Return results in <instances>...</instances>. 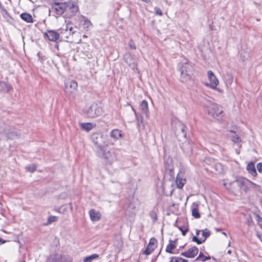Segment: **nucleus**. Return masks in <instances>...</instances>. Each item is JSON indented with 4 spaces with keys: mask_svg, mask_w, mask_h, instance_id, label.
I'll list each match as a JSON object with an SVG mask.
<instances>
[{
    "mask_svg": "<svg viewBox=\"0 0 262 262\" xmlns=\"http://www.w3.org/2000/svg\"><path fill=\"white\" fill-rule=\"evenodd\" d=\"M205 111L209 115L216 120H220L223 116V110L221 106L210 101L203 104Z\"/></svg>",
    "mask_w": 262,
    "mask_h": 262,
    "instance_id": "f257e3e1",
    "label": "nucleus"
},
{
    "mask_svg": "<svg viewBox=\"0 0 262 262\" xmlns=\"http://www.w3.org/2000/svg\"><path fill=\"white\" fill-rule=\"evenodd\" d=\"M91 139L97 147V150L104 148L107 145L105 137L100 133H93L91 136Z\"/></svg>",
    "mask_w": 262,
    "mask_h": 262,
    "instance_id": "f03ea898",
    "label": "nucleus"
},
{
    "mask_svg": "<svg viewBox=\"0 0 262 262\" xmlns=\"http://www.w3.org/2000/svg\"><path fill=\"white\" fill-rule=\"evenodd\" d=\"M97 154L109 164H112L117 159L115 153L111 150L106 151L104 148H102L97 150Z\"/></svg>",
    "mask_w": 262,
    "mask_h": 262,
    "instance_id": "7ed1b4c3",
    "label": "nucleus"
},
{
    "mask_svg": "<svg viewBox=\"0 0 262 262\" xmlns=\"http://www.w3.org/2000/svg\"><path fill=\"white\" fill-rule=\"evenodd\" d=\"M179 70L181 72L180 78L182 82H185L190 79L192 73V67L189 63L187 62L183 63L180 67Z\"/></svg>",
    "mask_w": 262,
    "mask_h": 262,
    "instance_id": "20e7f679",
    "label": "nucleus"
},
{
    "mask_svg": "<svg viewBox=\"0 0 262 262\" xmlns=\"http://www.w3.org/2000/svg\"><path fill=\"white\" fill-rule=\"evenodd\" d=\"M46 262H73L72 258L69 255L60 253H54L50 255Z\"/></svg>",
    "mask_w": 262,
    "mask_h": 262,
    "instance_id": "39448f33",
    "label": "nucleus"
},
{
    "mask_svg": "<svg viewBox=\"0 0 262 262\" xmlns=\"http://www.w3.org/2000/svg\"><path fill=\"white\" fill-rule=\"evenodd\" d=\"M210 233L207 229L203 230H196V236L192 238V241L196 242L198 244H201L204 242L207 238L210 236Z\"/></svg>",
    "mask_w": 262,
    "mask_h": 262,
    "instance_id": "423d86ee",
    "label": "nucleus"
},
{
    "mask_svg": "<svg viewBox=\"0 0 262 262\" xmlns=\"http://www.w3.org/2000/svg\"><path fill=\"white\" fill-rule=\"evenodd\" d=\"M102 113V107L97 104H92L86 112L87 116L92 118L97 117L101 115Z\"/></svg>",
    "mask_w": 262,
    "mask_h": 262,
    "instance_id": "0eeeda50",
    "label": "nucleus"
},
{
    "mask_svg": "<svg viewBox=\"0 0 262 262\" xmlns=\"http://www.w3.org/2000/svg\"><path fill=\"white\" fill-rule=\"evenodd\" d=\"M77 90V83L74 80H67L64 82V92L70 95L75 93Z\"/></svg>",
    "mask_w": 262,
    "mask_h": 262,
    "instance_id": "6e6552de",
    "label": "nucleus"
},
{
    "mask_svg": "<svg viewBox=\"0 0 262 262\" xmlns=\"http://www.w3.org/2000/svg\"><path fill=\"white\" fill-rule=\"evenodd\" d=\"M235 182L241 190H243L245 192L249 190L250 180L244 177H238L236 178Z\"/></svg>",
    "mask_w": 262,
    "mask_h": 262,
    "instance_id": "1a4fd4ad",
    "label": "nucleus"
},
{
    "mask_svg": "<svg viewBox=\"0 0 262 262\" xmlns=\"http://www.w3.org/2000/svg\"><path fill=\"white\" fill-rule=\"evenodd\" d=\"M125 62L133 70L137 69V59L134 57L130 53H126L124 55Z\"/></svg>",
    "mask_w": 262,
    "mask_h": 262,
    "instance_id": "9d476101",
    "label": "nucleus"
},
{
    "mask_svg": "<svg viewBox=\"0 0 262 262\" xmlns=\"http://www.w3.org/2000/svg\"><path fill=\"white\" fill-rule=\"evenodd\" d=\"M66 2L62 3H55L52 6V9L57 15V17L62 15L66 10Z\"/></svg>",
    "mask_w": 262,
    "mask_h": 262,
    "instance_id": "9b49d317",
    "label": "nucleus"
},
{
    "mask_svg": "<svg viewBox=\"0 0 262 262\" xmlns=\"http://www.w3.org/2000/svg\"><path fill=\"white\" fill-rule=\"evenodd\" d=\"M206 164L210 165L213 169H214L216 173H221L222 172V165L219 163H214V161L212 159L207 158L204 161V166Z\"/></svg>",
    "mask_w": 262,
    "mask_h": 262,
    "instance_id": "f8f14e48",
    "label": "nucleus"
},
{
    "mask_svg": "<svg viewBox=\"0 0 262 262\" xmlns=\"http://www.w3.org/2000/svg\"><path fill=\"white\" fill-rule=\"evenodd\" d=\"M208 77L210 81V87L213 89H215L219 84V80L211 71L208 72Z\"/></svg>",
    "mask_w": 262,
    "mask_h": 262,
    "instance_id": "ddd939ff",
    "label": "nucleus"
},
{
    "mask_svg": "<svg viewBox=\"0 0 262 262\" xmlns=\"http://www.w3.org/2000/svg\"><path fill=\"white\" fill-rule=\"evenodd\" d=\"M198 251V249L194 246L189 248L187 251L183 252L182 255L186 257L193 258L197 255Z\"/></svg>",
    "mask_w": 262,
    "mask_h": 262,
    "instance_id": "4468645a",
    "label": "nucleus"
},
{
    "mask_svg": "<svg viewBox=\"0 0 262 262\" xmlns=\"http://www.w3.org/2000/svg\"><path fill=\"white\" fill-rule=\"evenodd\" d=\"M44 35L46 36L49 40L52 41H56L59 37V34L53 30H48L47 32L45 33Z\"/></svg>",
    "mask_w": 262,
    "mask_h": 262,
    "instance_id": "2eb2a0df",
    "label": "nucleus"
},
{
    "mask_svg": "<svg viewBox=\"0 0 262 262\" xmlns=\"http://www.w3.org/2000/svg\"><path fill=\"white\" fill-rule=\"evenodd\" d=\"M66 9H69L72 13L73 15H75L79 10L78 5L72 1L66 2Z\"/></svg>",
    "mask_w": 262,
    "mask_h": 262,
    "instance_id": "dca6fc26",
    "label": "nucleus"
},
{
    "mask_svg": "<svg viewBox=\"0 0 262 262\" xmlns=\"http://www.w3.org/2000/svg\"><path fill=\"white\" fill-rule=\"evenodd\" d=\"M89 214L91 220L93 222L98 221L100 219L101 214L98 211L91 209L89 212Z\"/></svg>",
    "mask_w": 262,
    "mask_h": 262,
    "instance_id": "f3484780",
    "label": "nucleus"
},
{
    "mask_svg": "<svg viewBox=\"0 0 262 262\" xmlns=\"http://www.w3.org/2000/svg\"><path fill=\"white\" fill-rule=\"evenodd\" d=\"M186 183V179L184 178L182 173H178L176 179L177 187L182 188Z\"/></svg>",
    "mask_w": 262,
    "mask_h": 262,
    "instance_id": "a211bd4d",
    "label": "nucleus"
},
{
    "mask_svg": "<svg viewBox=\"0 0 262 262\" xmlns=\"http://www.w3.org/2000/svg\"><path fill=\"white\" fill-rule=\"evenodd\" d=\"M192 215L195 219H199L200 217V214L199 212L198 204L194 203L191 206Z\"/></svg>",
    "mask_w": 262,
    "mask_h": 262,
    "instance_id": "6ab92c4d",
    "label": "nucleus"
},
{
    "mask_svg": "<svg viewBox=\"0 0 262 262\" xmlns=\"http://www.w3.org/2000/svg\"><path fill=\"white\" fill-rule=\"evenodd\" d=\"M140 109L143 113L148 117L149 115L148 103L146 100H143L140 104Z\"/></svg>",
    "mask_w": 262,
    "mask_h": 262,
    "instance_id": "aec40b11",
    "label": "nucleus"
},
{
    "mask_svg": "<svg viewBox=\"0 0 262 262\" xmlns=\"http://www.w3.org/2000/svg\"><path fill=\"white\" fill-rule=\"evenodd\" d=\"M247 169L249 173L252 176L255 177L257 175V172L255 167L254 164L252 162L249 163L247 166Z\"/></svg>",
    "mask_w": 262,
    "mask_h": 262,
    "instance_id": "412c9836",
    "label": "nucleus"
},
{
    "mask_svg": "<svg viewBox=\"0 0 262 262\" xmlns=\"http://www.w3.org/2000/svg\"><path fill=\"white\" fill-rule=\"evenodd\" d=\"M110 136L115 140L120 139L122 137V133L120 130L115 129L111 131Z\"/></svg>",
    "mask_w": 262,
    "mask_h": 262,
    "instance_id": "4be33fe9",
    "label": "nucleus"
},
{
    "mask_svg": "<svg viewBox=\"0 0 262 262\" xmlns=\"http://www.w3.org/2000/svg\"><path fill=\"white\" fill-rule=\"evenodd\" d=\"M21 18L25 21L31 23L33 22V19L31 14L27 13H23L20 14Z\"/></svg>",
    "mask_w": 262,
    "mask_h": 262,
    "instance_id": "5701e85b",
    "label": "nucleus"
},
{
    "mask_svg": "<svg viewBox=\"0 0 262 262\" xmlns=\"http://www.w3.org/2000/svg\"><path fill=\"white\" fill-rule=\"evenodd\" d=\"M80 126L82 129L89 132L94 128L95 125L91 123H81L80 124Z\"/></svg>",
    "mask_w": 262,
    "mask_h": 262,
    "instance_id": "b1692460",
    "label": "nucleus"
},
{
    "mask_svg": "<svg viewBox=\"0 0 262 262\" xmlns=\"http://www.w3.org/2000/svg\"><path fill=\"white\" fill-rule=\"evenodd\" d=\"M12 89L10 85L5 82H0V91L8 92Z\"/></svg>",
    "mask_w": 262,
    "mask_h": 262,
    "instance_id": "393cba45",
    "label": "nucleus"
},
{
    "mask_svg": "<svg viewBox=\"0 0 262 262\" xmlns=\"http://www.w3.org/2000/svg\"><path fill=\"white\" fill-rule=\"evenodd\" d=\"M225 80L227 84H231L233 81V77L230 73H227L225 77Z\"/></svg>",
    "mask_w": 262,
    "mask_h": 262,
    "instance_id": "a878e982",
    "label": "nucleus"
},
{
    "mask_svg": "<svg viewBox=\"0 0 262 262\" xmlns=\"http://www.w3.org/2000/svg\"><path fill=\"white\" fill-rule=\"evenodd\" d=\"M231 140L234 143H239L241 142V138L239 136L236 134L235 133H233V135L231 136Z\"/></svg>",
    "mask_w": 262,
    "mask_h": 262,
    "instance_id": "bb28decb",
    "label": "nucleus"
},
{
    "mask_svg": "<svg viewBox=\"0 0 262 262\" xmlns=\"http://www.w3.org/2000/svg\"><path fill=\"white\" fill-rule=\"evenodd\" d=\"M251 188L254 189V190H256L258 191H260L261 188L260 186L253 183L250 181V183H249V189Z\"/></svg>",
    "mask_w": 262,
    "mask_h": 262,
    "instance_id": "cd10ccee",
    "label": "nucleus"
},
{
    "mask_svg": "<svg viewBox=\"0 0 262 262\" xmlns=\"http://www.w3.org/2000/svg\"><path fill=\"white\" fill-rule=\"evenodd\" d=\"M27 171L30 172H34L36 169V165L34 164H31L28 165L26 167Z\"/></svg>",
    "mask_w": 262,
    "mask_h": 262,
    "instance_id": "c85d7f7f",
    "label": "nucleus"
},
{
    "mask_svg": "<svg viewBox=\"0 0 262 262\" xmlns=\"http://www.w3.org/2000/svg\"><path fill=\"white\" fill-rule=\"evenodd\" d=\"M155 248V247L148 245L147 248L144 251L143 253L146 255H149L152 253V252L154 250Z\"/></svg>",
    "mask_w": 262,
    "mask_h": 262,
    "instance_id": "c756f323",
    "label": "nucleus"
},
{
    "mask_svg": "<svg viewBox=\"0 0 262 262\" xmlns=\"http://www.w3.org/2000/svg\"><path fill=\"white\" fill-rule=\"evenodd\" d=\"M210 259V256L206 257L204 256L202 253H200L199 256L197 257L196 260H200L202 261H205L206 260H208Z\"/></svg>",
    "mask_w": 262,
    "mask_h": 262,
    "instance_id": "7c9ffc66",
    "label": "nucleus"
},
{
    "mask_svg": "<svg viewBox=\"0 0 262 262\" xmlns=\"http://www.w3.org/2000/svg\"><path fill=\"white\" fill-rule=\"evenodd\" d=\"M175 248L176 246L174 244L171 243L168 245H167L166 249V251L170 253H172V250H173Z\"/></svg>",
    "mask_w": 262,
    "mask_h": 262,
    "instance_id": "2f4dec72",
    "label": "nucleus"
},
{
    "mask_svg": "<svg viewBox=\"0 0 262 262\" xmlns=\"http://www.w3.org/2000/svg\"><path fill=\"white\" fill-rule=\"evenodd\" d=\"M135 116L136 117V119L138 122V126L139 127L140 126V123L142 122V117L139 113H137V112H135Z\"/></svg>",
    "mask_w": 262,
    "mask_h": 262,
    "instance_id": "473e14b6",
    "label": "nucleus"
},
{
    "mask_svg": "<svg viewBox=\"0 0 262 262\" xmlns=\"http://www.w3.org/2000/svg\"><path fill=\"white\" fill-rule=\"evenodd\" d=\"M171 262H187V260L182 258L174 257L171 258Z\"/></svg>",
    "mask_w": 262,
    "mask_h": 262,
    "instance_id": "72a5a7b5",
    "label": "nucleus"
},
{
    "mask_svg": "<svg viewBox=\"0 0 262 262\" xmlns=\"http://www.w3.org/2000/svg\"><path fill=\"white\" fill-rule=\"evenodd\" d=\"M57 221V217L55 216H50L48 219V224H51Z\"/></svg>",
    "mask_w": 262,
    "mask_h": 262,
    "instance_id": "f704fd0d",
    "label": "nucleus"
},
{
    "mask_svg": "<svg viewBox=\"0 0 262 262\" xmlns=\"http://www.w3.org/2000/svg\"><path fill=\"white\" fill-rule=\"evenodd\" d=\"M150 216L154 222H156L157 218V213L155 211H152L150 212Z\"/></svg>",
    "mask_w": 262,
    "mask_h": 262,
    "instance_id": "c9c22d12",
    "label": "nucleus"
},
{
    "mask_svg": "<svg viewBox=\"0 0 262 262\" xmlns=\"http://www.w3.org/2000/svg\"><path fill=\"white\" fill-rule=\"evenodd\" d=\"M157 243V240L155 238H151L149 242L148 245L151 246L155 248H156V244Z\"/></svg>",
    "mask_w": 262,
    "mask_h": 262,
    "instance_id": "e433bc0d",
    "label": "nucleus"
},
{
    "mask_svg": "<svg viewBox=\"0 0 262 262\" xmlns=\"http://www.w3.org/2000/svg\"><path fill=\"white\" fill-rule=\"evenodd\" d=\"M234 182H224L223 185L226 187L227 189H230L232 188V184H233Z\"/></svg>",
    "mask_w": 262,
    "mask_h": 262,
    "instance_id": "4c0bfd02",
    "label": "nucleus"
},
{
    "mask_svg": "<svg viewBox=\"0 0 262 262\" xmlns=\"http://www.w3.org/2000/svg\"><path fill=\"white\" fill-rule=\"evenodd\" d=\"M179 228L181 231L183 235L185 236L188 231V229L184 227H180Z\"/></svg>",
    "mask_w": 262,
    "mask_h": 262,
    "instance_id": "58836bf2",
    "label": "nucleus"
},
{
    "mask_svg": "<svg viewBox=\"0 0 262 262\" xmlns=\"http://www.w3.org/2000/svg\"><path fill=\"white\" fill-rule=\"evenodd\" d=\"M255 219L258 224L261 225L262 224V218L257 214H255Z\"/></svg>",
    "mask_w": 262,
    "mask_h": 262,
    "instance_id": "ea45409f",
    "label": "nucleus"
},
{
    "mask_svg": "<svg viewBox=\"0 0 262 262\" xmlns=\"http://www.w3.org/2000/svg\"><path fill=\"white\" fill-rule=\"evenodd\" d=\"M83 25L85 27H86V28H89L90 26H92V23H91V21L89 19H85L84 20V22Z\"/></svg>",
    "mask_w": 262,
    "mask_h": 262,
    "instance_id": "a19ab883",
    "label": "nucleus"
},
{
    "mask_svg": "<svg viewBox=\"0 0 262 262\" xmlns=\"http://www.w3.org/2000/svg\"><path fill=\"white\" fill-rule=\"evenodd\" d=\"M88 257L91 260H92L93 259L98 258L99 257V255L97 254H93L90 255Z\"/></svg>",
    "mask_w": 262,
    "mask_h": 262,
    "instance_id": "79ce46f5",
    "label": "nucleus"
},
{
    "mask_svg": "<svg viewBox=\"0 0 262 262\" xmlns=\"http://www.w3.org/2000/svg\"><path fill=\"white\" fill-rule=\"evenodd\" d=\"M155 13L157 15H159L160 16L162 15L163 13L162 11L159 8L156 7L155 8Z\"/></svg>",
    "mask_w": 262,
    "mask_h": 262,
    "instance_id": "37998d69",
    "label": "nucleus"
},
{
    "mask_svg": "<svg viewBox=\"0 0 262 262\" xmlns=\"http://www.w3.org/2000/svg\"><path fill=\"white\" fill-rule=\"evenodd\" d=\"M129 46L131 49H136V46L132 40H130L129 41Z\"/></svg>",
    "mask_w": 262,
    "mask_h": 262,
    "instance_id": "c03bdc74",
    "label": "nucleus"
},
{
    "mask_svg": "<svg viewBox=\"0 0 262 262\" xmlns=\"http://www.w3.org/2000/svg\"><path fill=\"white\" fill-rule=\"evenodd\" d=\"M257 169L259 172L262 173V163H258L257 164Z\"/></svg>",
    "mask_w": 262,
    "mask_h": 262,
    "instance_id": "a18cd8bd",
    "label": "nucleus"
},
{
    "mask_svg": "<svg viewBox=\"0 0 262 262\" xmlns=\"http://www.w3.org/2000/svg\"><path fill=\"white\" fill-rule=\"evenodd\" d=\"M73 27L72 26L69 27V24H67L66 28L65 29L66 31H68V30L70 31H72L73 30Z\"/></svg>",
    "mask_w": 262,
    "mask_h": 262,
    "instance_id": "49530a36",
    "label": "nucleus"
},
{
    "mask_svg": "<svg viewBox=\"0 0 262 262\" xmlns=\"http://www.w3.org/2000/svg\"><path fill=\"white\" fill-rule=\"evenodd\" d=\"M83 262H92V260H91L87 256L84 258Z\"/></svg>",
    "mask_w": 262,
    "mask_h": 262,
    "instance_id": "de8ad7c7",
    "label": "nucleus"
},
{
    "mask_svg": "<svg viewBox=\"0 0 262 262\" xmlns=\"http://www.w3.org/2000/svg\"><path fill=\"white\" fill-rule=\"evenodd\" d=\"M206 169L207 170H209V171H210L213 172V169H210V168L209 167H206Z\"/></svg>",
    "mask_w": 262,
    "mask_h": 262,
    "instance_id": "09e8293b",
    "label": "nucleus"
},
{
    "mask_svg": "<svg viewBox=\"0 0 262 262\" xmlns=\"http://www.w3.org/2000/svg\"><path fill=\"white\" fill-rule=\"evenodd\" d=\"M181 131L184 134V136H185L186 135H185V133H184V127L182 128Z\"/></svg>",
    "mask_w": 262,
    "mask_h": 262,
    "instance_id": "8fccbe9b",
    "label": "nucleus"
},
{
    "mask_svg": "<svg viewBox=\"0 0 262 262\" xmlns=\"http://www.w3.org/2000/svg\"><path fill=\"white\" fill-rule=\"evenodd\" d=\"M14 135H16L15 134H12V135H8V137L9 138H13V137L14 136Z\"/></svg>",
    "mask_w": 262,
    "mask_h": 262,
    "instance_id": "3c124183",
    "label": "nucleus"
},
{
    "mask_svg": "<svg viewBox=\"0 0 262 262\" xmlns=\"http://www.w3.org/2000/svg\"><path fill=\"white\" fill-rule=\"evenodd\" d=\"M132 110H133V112H134V113L135 114V112H136L135 110L134 109V108L133 107H132Z\"/></svg>",
    "mask_w": 262,
    "mask_h": 262,
    "instance_id": "603ef678",
    "label": "nucleus"
},
{
    "mask_svg": "<svg viewBox=\"0 0 262 262\" xmlns=\"http://www.w3.org/2000/svg\"><path fill=\"white\" fill-rule=\"evenodd\" d=\"M227 253L229 254H230L231 253V251L230 250H228L227 251Z\"/></svg>",
    "mask_w": 262,
    "mask_h": 262,
    "instance_id": "864d4df0",
    "label": "nucleus"
},
{
    "mask_svg": "<svg viewBox=\"0 0 262 262\" xmlns=\"http://www.w3.org/2000/svg\"><path fill=\"white\" fill-rule=\"evenodd\" d=\"M223 234H224L225 236H227V234L225 232H223Z\"/></svg>",
    "mask_w": 262,
    "mask_h": 262,
    "instance_id": "5fc2aeb1",
    "label": "nucleus"
},
{
    "mask_svg": "<svg viewBox=\"0 0 262 262\" xmlns=\"http://www.w3.org/2000/svg\"><path fill=\"white\" fill-rule=\"evenodd\" d=\"M259 238H260V239L262 241V238H261L260 236H258Z\"/></svg>",
    "mask_w": 262,
    "mask_h": 262,
    "instance_id": "6e6d98bb",
    "label": "nucleus"
},
{
    "mask_svg": "<svg viewBox=\"0 0 262 262\" xmlns=\"http://www.w3.org/2000/svg\"><path fill=\"white\" fill-rule=\"evenodd\" d=\"M2 241V239L0 238V242H1Z\"/></svg>",
    "mask_w": 262,
    "mask_h": 262,
    "instance_id": "4d7b16f0",
    "label": "nucleus"
},
{
    "mask_svg": "<svg viewBox=\"0 0 262 262\" xmlns=\"http://www.w3.org/2000/svg\"><path fill=\"white\" fill-rule=\"evenodd\" d=\"M22 262H26L25 261H22Z\"/></svg>",
    "mask_w": 262,
    "mask_h": 262,
    "instance_id": "13d9d810",
    "label": "nucleus"
}]
</instances>
